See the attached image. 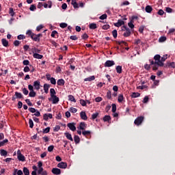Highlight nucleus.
Masks as SVG:
<instances>
[{
    "mask_svg": "<svg viewBox=\"0 0 175 175\" xmlns=\"http://www.w3.org/2000/svg\"><path fill=\"white\" fill-rule=\"evenodd\" d=\"M89 28L90 29H96V28H97L96 24V23H90L89 25Z\"/></svg>",
    "mask_w": 175,
    "mask_h": 175,
    "instance_id": "27",
    "label": "nucleus"
},
{
    "mask_svg": "<svg viewBox=\"0 0 175 175\" xmlns=\"http://www.w3.org/2000/svg\"><path fill=\"white\" fill-rule=\"evenodd\" d=\"M110 120H111V118H110V116H105L103 118V121L105 122H107V121H110Z\"/></svg>",
    "mask_w": 175,
    "mask_h": 175,
    "instance_id": "34",
    "label": "nucleus"
},
{
    "mask_svg": "<svg viewBox=\"0 0 175 175\" xmlns=\"http://www.w3.org/2000/svg\"><path fill=\"white\" fill-rule=\"evenodd\" d=\"M40 36H42V34L39 33V34H35V33H33L31 35V39L33 40H34L35 42H39V40H40Z\"/></svg>",
    "mask_w": 175,
    "mask_h": 175,
    "instance_id": "6",
    "label": "nucleus"
},
{
    "mask_svg": "<svg viewBox=\"0 0 175 175\" xmlns=\"http://www.w3.org/2000/svg\"><path fill=\"white\" fill-rule=\"evenodd\" d=\"M93 80H95V76H91L84 79L85 81H93Z\"/></svg>",
    "mask_w": 175,
    "mask_h": 175,
    "instance_id": "23",
    "label": "nucleus"
},
{
    "mask_svg": "<svg viewBox=\"0 0 175 175\" xmlns=\"http://www.w3.org/2000/svg\"><path fill=\"white\" fill-rule=\"evenodd\" d=\"M64 135L68 139V140H70V142H73V137H72V134L69 133H65Z\"/></svg>",
    "mask_w": 175,
    "mask_h": 175,
    "instance_id": "16",
    "label": "nucleus"
},
{
    "mask_svg": "<svg viewBox=\"0 0 175 175\" xmlns=\"http://www.w3.org/2000/svg\"><path fill=\"white\" fill-rule=\"evenodd\" d=\"M82 135H83V136H88V135H91V131H82Z\"/></svg>",
    "mask_w": 175,
    "mask_h": 175,
    "instance_id": "37",
    "label": "nucleus"
},
{
    "mask_svg": "<svg viewBox=\"0 0 175 175\" xmlns=\"http://www.w3.org/2000/svg\"><path fill=\"white\" fill-rule=\"evenodd\" d=\"M50 94H51V96H55V94H56L55 90H54V88H51V89L50 90Z\"/></svg>",
    "mask_w": 175,
    "mask_h": 175,
    "instance_id": "39",
    "label": "nucleus"
},
{
    "mask_svg": "<svg viewBox=\"0 0 175 175\" xmlns=\"http://www.w3.org/2000/svg\"><path fill=\"white\" fill-rule=\"evenodd\" d=\"M50 81H51V84H53V85L57 84V81H55V79L53 77L51 78Z\"/></svg>",
    "mask_w": 175,
    "mask_h": 175,
    "instance_id": "48",
    "label": "nucleus"
},
{
    "mask_svg": "<svg viewBox=\"0 0 175 175\" xmlns=\"http://www.w3.org/2000/svg\"><path fill=\"white\" fill-rule=\"evenodd\" d=\"M29 10L33 12L34 10H36V7L34 5H31L29 8Z\"/></svg>",
    "mask_w": 175,
    "mask_h": 175,
    "instance_id": "52",
    "label": "nucleus"
},
{
    "mask_svg": "<svg viewBox=\"0 0 175 175\" xmlns=\"http://www.w3.org/2000/svg\"><path fill=\"white\" fill-rule=\"evenodd\" d=\"M148 102V96H145L144 100H143V103H147Z\"/></svg>",
    "mask_w": 175,
    "mask_h": 175,
    "instance_id": "64",
    "label": "nucleus"
},
{
    "mask_svg": "<svg viewBox=\"0 0 175 175\" xmlns=\"http://www.w3.org/2000/svg\"><path fill=\"white\" fill-rule=\"evenodd\" d=\"M80 116H81V118L82 119V120H84V121H85V120H88V117H87V114L85 113V112H84V111H81V113H80Z\"/></svg>",
    "mask_w": 175,
    "mask_h": 175,
    "instance_id": "15",
    "label": "nucleus"
},
{
    "mask_svg": "<svg viewBox=\"0 0 175 175\" xmlns=\"http://www.w3.org/2000/svg\"><path fill=\"white\" fill-rule=\"evenodd\" d=\"M65 84V81L64 79H59L57 81V85H64Z\"/></svg>",
    "mask_w": 175,
    "mask_h": 175,
    "instance_id": "31",
    "label": "nucleus"
},
{
    "mask_svg": "<svg viewBox=\"0 0 175 175\" xmlns=\"http://www.w3.org/2000/svg\"><path fill=\"white\" fill-rule=\"evenodd\" d=\"M33 87L35 90L39 91L40 90V81H36L33 82Z\"/></svg>",
    "mask_w": 175,
    "mask_h": 175,
    "instance_id": "9",
    "label": "nucleus"
},
{
    "mask_svg": "<svg viewBox=\"0 0 175 175\" xmlns=\"http://www.w3.org/2000/svg\"><path fill=\"white\" fill-rule=\"evenodd\" d=\"M61 129V127L59 125H57L54 127L53 131L54 132H58Z\"/></svg>",
    "mask_w": 175,
    "mask_h": 175,
    "instance_id": "46",
    "label": "nucleus"
},
{
    "mask_svg": "<svg viewBox=\"0 0 175 175\" xmlns=\"http://www.w3.org/2000/svg\"><path fill=\"white\" fill-rule=\"evenodd\" d=\"M29 128H33V121L32 119L29 120Z\"/></svg>",
    "mask_w": 175,
    "mask_h": 175,
    "instance_id": "43",
    "label": "nucleus"
},
{
    "mask_svg": "<svg viewBox=\"0 0 175 175\" xmlns=\"http://www.w3.org/2000/svg\"><path fill=\"white\" fill-rule=\"evenodd\" d=\"M0 154L1 157H6L8 155V152L3 149L0 150Z\"/></svg>",
    "mask_w": 175,
    "mask_h": 175,
    "instance_id": "26",
    "label": "nucleus"
},
{
    "mask_svg": "<svg viewBox=\"0 0 175 175\" xmlns=\"http://www.w3.org/2000/svg\"><path fill=\"white\" fill-rule=\"evenodd\" d=\"M33 57L36 59H42V58H43V55H40L38 53H33Z\"/></svg>",
    "mask_w": 175,
    "mask_h": 175,
    "instance_id": "18",
    "label": "nucleus"
},
{
    "mask_svg": "<svg viewBox=\"0 0 175 175\" xmlns=\"http://www.w3.org/2000/svg\"><path fill=\"white\" fill-rule=\"evenodd\" d=\"M49 100H51L53 105H57V103L59 102V98H58L56 95L51 96V98H49Z\"/></svg>",
    "mask_w": 175,
    "mask_h": 175,
    "instance_id": "5",
    "label": "nucleus"
},
{
    "mask_svg": "<svg viewBox=\"0 0 175 175\" xmlns=\"http://www.w3.org/2000/svg\"><path fill=\"white\" fill-rule=\"evenodd\" d=\"M59 27L61 28H66V27H68V24L65 23H62L59 24Z\"/></svg>",
    "mask_w": 175,
    "mask_h": 175,
    "instance_id": "42",
    "label": "nucleus"
},
{
    "mask_svg": "<svg viewBox=\"0 0 175 175\" xmlns=\"http://www.w3.org/2000/svg\"><path fill=\"white\" fill-rule=\"evenodd\" d=\"M71 4L75 8V9H77V8H79V4H77V1L76 0H72Z\"/></svg>",
    "mask_w": 175,
    "mask_h": 175,
    "instance_id": "20",
    "label": "nucleus"
},
{
    "mask_svg": "<svg viewBox=\"0 0 175 175\" xmlns=\"http://www.w3.org/2000/svg\"><path fill=\"white\" fill-rule=\"evenodd\" d=\"M57 167L60 169H66L68 167V164L65 162H60L57 164Z\"/></svg>",
    "mask_w": 175,
    "mask_h": 175,
    "instance_id": "10",
    "label": "nucleus"
},
{
    "mask_svg": "<svg viewBox=\"0 0 175 175\" xmlns=\"http://www.w3.org/2000/svg\"><path fill=\"white\" fill-rule=\"evenodd\" d=\"M116 65V63L114 62V61L113 60H107L105 63V68H110L111 66H113Z\"/></svg>",
    "mask_w": 175,
    "mask_h": 175,
    "instance_id": "7",
    "label": "nucleus"
},
{
    "mask_svg": "<svg viewBox=\"0 0 175 175\" xmlns=\"http://www.w3.org/2000/svg\"><path fill=\"white\" fill-rule=\"evenodd\" d=\"M98 116H99V113H93L92 115V120H95V118H96L98 117Z\"/></svg>",
    "mask_w": 175,
    "mask_h": 175,
    "instance_id": "49",
    "label": "nucleus"
},
{
    "mask_svg": "<svg viewBox=\"0 0 175 175\" xmlns=\"http://www.w3.org/2000/svg\"><path fill=\"white\" fill-rule=\"evenodd\" d=\"M49 88H50V85L47 83L44 84V91L45 94H49Z\"/></svg>",
    "mask_w": 175,
    "mask_h": 175,
    "instance_id": "17",
    "label": "nucleus"
},
{
    "mask_svg": "<svg viewBox=\"0 0 175 175\" xmlns=\"http://www.w3.org/2000/svg\"><path fill=\"white\" fill-rule=\"evenodd\" d=\"M23 173L25 175H29V170L28 168L24 167H23Z\"/></svg>",
    "mask_w": 175,
    "mask_h": 175,
    "instance_id": "33",
    "label": "nucleus"
},
{
    "mask_svg": "<svg viewBox=\"0 0 175 175\" xmlns=\"http://www.w3.org/2000/svg\"><path fill=\"white\" fill-rule=\"evenodd\" d=\"M107 98H108V99H111V92L108 91L107 92Z\"/></svg>",
    "mask_w": 175,
    "mask_h": 175,
    "instance_id": "56",
    "label": "nucleus"
},
{
    "mask_svg": "<svg viewBox=\"0 0 175 175\" xmlns=\"http://www.w3.org/2000/svg\"><path fill=\"white\" fill-rule=\"evenodd\" d=\"M52 173L53 174L59 175L61 174V170H59V168H53Z\"/></svg>",
    "mask_w": 175,
    "mask_h": 175,
    "instance_id": "14",
    "label": "nucleus"
},
{
    "mask_svg": "<svg viewBox=\"0 0 175 175\" xmlns=\"http://www.w3.org/2000/svg\"><path fill=\"white\" fill-rule=\"evenodd\" d=\"M166 41V37L165 36H161L159 39V43H163V42Z\"/></svg>",
    "mask_w": 175,
    "mask_h": 175,
    "instance_id": "32",
    "label": "nucleus"
},
{
    "mask_svg": "<svg viewBox=\"0 0 175 175\" xmlns=\"http://www.w3.org/2000/svg\"><path fill=\"white\" fill-rule=\"evenodd\" d=\"M139 96H140V93L139 92H133L131 94V97L133 98H139Z\"/></svg>",
    "mask_w": 175,
    "mask_h": 175,
    "instance_id": "30",
    "label": "nucleus"
},
{
    "mask_svg": "<svg viewBox=\"0 0 175 175\" xmlns=\"http://www.w3.org/2000/svg\"><path fill=\"white\" fill-rule=\"evenodd\" d=\"M25 102L28 105V106H33L32 103H31V100L29 99H26Z\"/></svg>",
    "mask_w": 175,
    "mask_h": 175,
    "instance_id": "59",
    "label": "nucleus"
},
{
    "mask_svg": "<svg viewBox=\"0 0 175 175\" xmlns=\"http://www.w3.org/2000/svg\"><path fill=\"white\" fill-rule=\"evenodd\" d=\"M85 128H87V124H85V122H81L79 126L77 127V129H80L81 131H85Z\"/></svg>",
    "mask_w": 175,
    "mask_h": 175,
    "instance_id": "11",
    "label": "nucleus"
},
{
    "mask_svg": "<svg viewBox=\"0 0 175 175\" xmlns=\"http://www.w3.org/2000/svg\"><path fill=\"white\" fill-rule=\"evenodd\" d=\"M17 38H18V40H21L23 39H25V36L24 35H21V34L18 36Z\"/></svg>",
    "mask_w": 175,
    "mask_h": 175,
    "instance_id": "60",
    "label": "nucleus"
},
{
    "mask_svg": "<svg viewBox=\"0 0 175 175\" xmlns=\"http://www.w3.org/2000/svg\"><path fill=\"white\" fill-rule=\"evenodd\" d=\"M144 68L146 70H150V69L152 68V66H151V64H145Z\"/></svg>",
    "mask_w": 175,
    "mask_h": 175,
    "instance_id": "44",
    "label": "nucleus"
},
{
    "mask_svg": "<svg viewBox=\"0 0 175 175\" xmlns=\"http://www.w3.org/2000/svg\"><path fill=\"white\" fill-rule=\"evenodd\" d=\"M74 141H75V143H76V144H79V143H80V137L77 135H75Z\"/></svg>",
    "mask_w": 175,
    "mask_h": 175,
    "instance_id": "24",
    "label": "nucleus"
},
{
    "mask_svg": "<svg viewBox=\"0 0 175 175\" xmlns=\"http://www.w3.org/2000/svg\"><path fill=\"white\" fill-rule=\"evenodd\" d=\"M124 24H125V22H124V21H122L121 19H119L118 21V23H116L113 25H115V27H121V25H124Z\"/></svg>",
    "mask_w": 175,
    "mask_h": 175,
    "instance_id": "12",
    "label": "nucleus"
},
{
    "mask_svg": "<svg viewBox=\"0 0 175 175\" xmlns=\"http://www.w3.org/2000/svg\"><path fill=\"white\" fill-rule=\"evenodd\" d=\"M116 72H117V73H119V74L122 73V66H116Z\"/></svg>",
    "mask_w": 175,
    "mask_h": 175,
    "instance_id": "21",
    "label": "nucleus"
},
{
    "mask_svg": "<svg viewBox=\"0 0 175 175\" xmlns=\"http://www.w3.org/2000/svg\"><path fill=\"white\" fill-rule=\"evenodd\" d=\"M154 60H150V65L152 68L153 70H157L159 66H163V63L161 62V55H156L154 57Z\"/></svg>",
    "mask_w": 175,
    "mask_h": 175,
    "instance_id": "1",
    "label": "nucleus"
},
{
    "mask_svg": "<svg viewBox=\"0 0 175 175\" xmlns=\"http://www.w3.org/2000/svg\"><path fill=\"white\" fill-rule=\"evenodd\" d=\"M15 96L18 99H21V98H23V94H21V93L16 92Z\"/></svg>",
    "mask_w": 175,
    "mask_h": 175,
    "instance_id": "35",
    "label": "nucleus"
},
{
    "mask_svg": "<svg viewBox=\"0 0 175 175\" xmlns=\"http://www.w3.org/2000/svg\"><path fill=\"white\" fill-rule=\"evenodd\" d=\"M145 10L146 13H151L152 12V7H151V5H147L145 8Z\"/></svg>",
    "mask_w": 175,
    "mask_h": 175,
    "instance_id": "19",
    "label": "nucleus"
},
{
    "mask_svg": "<svg viewBox=\"0 0 175 175\" xmlns=\"http://www.w3.org/2000/svg\"><path fill=\"white\" fill-rule=\"evenodd\" d=\"M29 96H30L31 98H35V96H36V92H35V91L32 90L29 93Z\"/></svg>",
    "mask_w": 175,
    "mask_h": 175,
    "instance_id": "28",
    "label": "nucleus"
},
{
    "mask_svg": "<svg viewBox=\"0 0 175 175\" xmlns=\"http://www.w3.org/2000/svg\"><path fill=\"white\" fill-rule=\"evenodd\" d=\"M15 174L16 173L17 175H23V171L21 170H15L14 171Z\"/></svg>",
    "mask_w": 175,
    "mask_h": 175,
    "instance_id": "41",
    "label": "nucleus"
},
{
    "mask_svg": "<svg viewBox=\"0 0 175 175\" xmlns=\"http://www.w3.org/2000/svg\"><path fill=\"white\" fill-rule=\"evenodd\" d=\"M166 59H167V55H164L161 59H160L161 62H162V64H163V62H165V61H166Z\"/></svg>",
    "mask_w": 175,
    "mask_h": 175,
    "instance_id": "38",
    "label": "nucleus"
},
{
    "mask_svg": "<svg viewBox=\"0 0 175 175\" xmlns=\"http://www.w3.org/2000/svg\"><path fill=\"white\" fill-rule=\"evenodd\" d=\"M43 167H40V168H38V170H37V173L38 174H41L42 173H43Z\"/></svg>",
    "mask_w": 175,
    "mask_h": 175,
    "instance_id": "51",
    "label": "nucleus"
},
{
    "mask_svg": "<svg viewBox=\"0 0 175 175\" xmlns=\"http://www.w3.org/2000/svg\"><path fill=\"white\" fill-rule=\"evenodd\" d=\"M122 100H124V95L120 94L118 97V102H119V103H121Z\"/></svg>",
    "mask_w": 175,
    "mask_h": 175,
    "instance_id": "29",
    "label": "nucleus"
},
{
    "mask_svg": "<svg viewBox=\"0 0 175 175\" xmlns=\"http://www.w3.org/2000/svg\"><path fill=\"white\" fill-rule=\"evenodd\" d=\"M17 159L18 161H21V162H25V157L21 154V151L18 150L17 151Z\"/></svg>",
    "mask_w": 175,
    "mask_h": 175,
    "instance_id": "4",
    "label": "nucleus"
},
{
    "mask_svg": "<svg viewBox=\"0 0 175 175\" xmlns=\"http://www.w3.org/2000/svg\"><path fill=\"white\" fill-rule=\"evenodd\" d=\"M144 120V117L143 116H139L138 118H137L134 122V124L135 125H137V126H139V125L142 124V122H143V121Z\"/></svg>",
    "mask_w": 175,
    "mask_h": 175,
    "instance_id": "3",
    "label": "nucleus"
},
{
    "mask_svg": "<svg viewBox=\"0 0 175 175\" xmlns=\"http://www.w3.org/2000/svg\"><path fill=\"white\" fill-rule=\"evenodd\" d=\"M122 31H126L123 34L126 38L131 36V29H129V28L126 27V26H123Z\"/></svg>",
    "mask_w": 175,
    "mask_h": 175,
    "instance_id": "2",
    "label": "nucleus"
},
{
    "mask_svg": "<svg viewBox=\"0 0 175 175\" xmlns=\"http://www.w3.org/2000/svg\"><path fill=\"white\" fill-rule=\"evenodd\" d=\"M1 42H2V44H3V46H4V47H8V45L9 44V42H8V40H6V39H2Z\"/></svg>",
    "mask_w": 175,
    "mask_h": 175,
    "instance_id": "22",
    "label": "nucleus"
},
{
    "mask_svg": "<svg viewBox=\"0 0 175 175\" xmlns=\"http://www.w3.org/2000/svg\"><path fill=\"white\" fill-rule=\"evenodd\" d=\"M50 132V127H46V129H43V133H49Z\"/></svg>",
    "mask_w": 175,
    "mask_h": 175,
    "instance_id": "50",
    "label": "nucleus"
},
{
    "mask_svg": "<svg viewBox=\"0 0 175 175\" xmlns=\"http://www.w3.org/2000/svg\"><path fill=\"white\" fill-rule=\"evenodd\" d=\"M68 100L76 103V98H75V96H73L72 95H68Z\"/></svg>",
    "mask_w": 175,
    "mask_h": 175,
    "instance_id": "25",
    "label": "nucleus"
},
{
    "mask_svg": "<svg viewBox=\"0 0 175 175\" xmlns=\"http://www.w3.org/2000/svg\"><path fill=\"white\" fill-rule=\"evenodd\" d=\"M10 14L13 17L14 16V11L13 10V8H10Z\"/></svg>",
    "mask_w": 175,
    "mask_h": 175,
    "instance_id": "61",
    "label": "nucleus"
},
{
    "mask_svg": "<svg viewBox=\"0 0 175 175\" xmlns=\"http://www.w3.org/2000/svg\"><path fill=\"white\" fill-rule=\"evenodd\" d=\"M128 25H129V28H131V29H133V28H135V25H133V20H131V21L128 23Z\"/></svg>",
    "mask_w": 175,
    "mask_h": 175,
    "instance_id": "36",
    "label": "nucleus"
},
{
    "mask_svg": "<svg viewBox=\"0 0 175 175\" xmlns=\"http://www.w3.org/2000/svg\"><path fill=\"white\" fill-rule=\"evenodd\" d=\"M29 111H30V113H36V110L35 109V108H33V107L29 108Z\"/></svg>",
    "mask_w": 175,
    "mask_h": 175,
    "instance_id": "63",
    "label": "nucleus"
},
{
    "mask_svg": "<svg viewBox=\"0 0 175 175\" xmlns=\"http://www.w3.org/2000/svg\"><path fill=\"white\" fill-rule=\"evenodd\" d=\"M49 118H53V114L51 113H45L44 114L43 116V119L45 120V121H47L49 120Z\"/></svg>",
    "mask_w": 175,
    "mask_h": 175,
    "instance_id": "13",
    "label": "nucleus"
},
{
    "mask_svg": "<svg viewBox=\"0 0 175 175\" xmlns=\"http://www.w3.org/2000/svg\"><path fill=\"white\" fill-rule=\"evenodd\" d=\"M23 92L24 95H28V94H29L28 90H27V88H24L23 89Z\"/></svg>",
    "mask_w": 175,
    "mask_h": 175,
    "instance_id": "55",
    "label": "nucleus"
},
{
    "mask_svg": "<svg viewBox=\"0 0 175 175\" xmlns=\"http://www.w3.org/2000/svg\"><path fill=\"white\" fill-rule=\"evenodd\" d=\"M31 70L29 69V67H28L27 66H25L23 69V71L25 72V73H27L28 72H29Z\"/></svg>",
    "mask_w": 175,
    "mask_h": 175,
    "instance_id": "53",
    "label": "nucleus"
},
{
    "mask_svg": "<svg viewBox=\"0 0 175 175\" xmlns=\"http://www.w3.org/2000/svg\"><path fill=\"white\" fill-rule=\"evenodd\" d=\"M79 103H80V105H81V106H86V105H87V101H85L83 99H81Z\"/></svg>",
    "mask_w": 175,
    "mask_h": 175,
    "instance_id": "40",
    "label": "nucleus"
},
{
    "mask_svg": "<svg viewBox=\"0 0 175 175\" xmlns=\"http://www.w3.org/2000/svg\"><path fill=\"white\" fill-rule=\"evenodd\" d=\"M165 12H167V13H172V12H173V10L169 7H167L165 8Z\"/></svg>",
    "mask_w": 175,
    "mask_h": 175,
    "instance_id": "54",
    "label": "nucleus"
},
{
    "mask_svg": "<svg viewBox=\"0 0 175 175\" xmlns=\"http://www.w3.org/2000/svg\"><path fill=\"white\" fill-rule=\"evenodd\" d=\"M107 18V14H104L100 16V20H106Z\"/></svg>",
    "mask_w": 175,
    "mask_h": 175,
    "instance_id": "45",
    "label": "nucleus"
},
{
    "mask_svg": "<svg viewBox=\"0 0 175 175\" xmlns=\"http://www.w3.org/2000/svg\"><path fill=\"white\" fill-rule=\"evenodd\" d=\"M117 110V105L116 104H112V112L115 113Z\"/></svg>",
    "mask_w": 175,
    "mask_h": 175,
    "instance_id": "47",
    "label": "nucleus"
},
{
    "mask_svg": "<svg viewBox=\"0 0 175 175\" xmlns=\"http://www.w3.org/2000/svg\"><path fill=\"white\" fill-rule=\"evenodd\" d=\"M53 150H54V146L51 145V146L48 147V151L49 152H51V151H53Z\"/></svg>",
    "mask_w": 175,
    "mask_h": 175,
    "instance_id": "58",
    "label": "nucleus"
},
{
    "mask_svg": "<svg viewBox=\"0 0 175 175\" xmlns=\"http://www.w3.org/2000/svg\"><path fill=\"white\" fill-rule=\"evenodd\" d=\"M70 111L71 113H77V109L76 108L71 107V108L70 109Z\"/></svg>",
    "mask_w": 175,
    "mask_h": 175,
    "instance_id": "62",
    "label": "nucleus"
},
{
    "mask_svg": "<svg viewBox=\"0 0 175 175\" xmlns=\"http://www.w3.org/2000/svg\"><path fill=\"white\" fill-rule=\"evenodd\" d=\"M112 35L114 38V39H116V38H117V31L116 29H114L113 31H112Z\"/></svg>",
    "mask_w": 175,
    "mask_h": 175,
    "instance_id": "57",
    "label": "nucleus"
},
{
    "mask_svg": "<svg viewBox=\"0 0 175 175\" xmlns=\"http://www.w3.org/2000/svg\"><path fill=\"white\" fill-rule=\"evenodd\" d=\"M68 128H69V129H70V131H72V132H75V131H76V123L72 122V123H68L67 124Z\"/></svg>",
    "mask_w": 175,
    "mask_h": 175,
    "instance_id": "8",
    "label": "nucleus"
}]
</instances>
